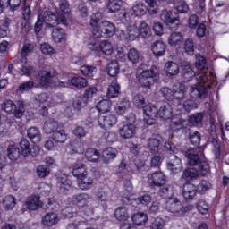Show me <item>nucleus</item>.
Segmentation results:
<instances>
[{
	"label": "nucleus",
	"mask_w": 229,
	"mask_h": 229,
	"mask_svg": "<svg viewBox=\"0 0 229 229\" xmlns=\"http://www.w3.org/2000/svg\"><path fill=\"white\" fill-rule=\"evenodd\" d=\"M127 58L131 64L139 63V51L135 48H131L127 54Z\"/></svg>",
	"instance_id": "nucleus-63"
},
{
	"label": "nucleus",
	"mask_w": 229,
	"mask_h": 229,
	"mask_svg": "<svg viewBox=\"0 0 229 229\" xmlns=\"http://www.w3.org/2000/svg\"><path fill=\"white\" fill-rule=\"evenodd\" d=\"M34 78L38 81V83H36L38 89L40 87L42 89H47L53 83V74H51L50 71L40 70L38 73L34 74Z\"/></svg>",
	"instance_id": "nucleus-12"
},
{
	"label": "nucleus",
	"mask_w": 229,
	"mask_h": 229,
	"mask_svg": "<svg viewBox=\"0 0 229 229\" xmlns=\"http://www.w3.org/2000/svg\"><path fill=\"white\" fill-rule=\"evenodd\" d=\"M195 67L197 72V84L191 88V97L192 99H205L208 95V89L214 85H217L216 73L209 72L207 68V58L201 54L195 55Z\"/></svg>",
	"instance_id": "nucleus-1"
},
{
	"label": "nucleus",
	"mask_w": 229,
	"mask_h": 229,
	"mask_svg": "<svg viewBox=\"0 0 229 229\" xmlns=\"http://www.w3.org/2000/svg\"><path fill=\"white\" fill-rule=\"evenodd\" d=\"M79 189L81 191H89V189H92V185H94V179L88 175H84L77 179Z\"/></svg>",
	"instance_id": "nucleus-32"
},
{
	"label": "nucleus",
	"mask_w": 229,
	"mask_h": 229,
	"mask_svg": "<svg viewBox=\"0 0 229 229\" xmlns=\"http://www.w3.org/2000/svg\"><path fill=\"white\" fill-rule=\"evenodd\" d=\"M107 74L114 78V80L117 78V74H119V62L114 60L107 64Z\"/></svg>",
	"instance_id": "nucleus-50"
},
{
	"label": "nucleus",
	"mask_w": 229,
	"mask_h": 229,
	"mask_svg": "<svg viewBox=\"0 0 229 229\" xmlns=\"http://www.w3.org/2000/svg\"><path fill=\"white\" fill-rule=\"evenodd\" d=\"M114 217L117 221H128L130 219V213H128V208L125 207H120L114 211Z\"/></svg>",
	"instance_id": "nucleus-48"
},
{
	"label": "nucleus",
	"mask_w": 229,
	"mask_h": 229,
	"mask_svg": "<svg viewBox=\"0 0 229 229\" xmlns=\"http://www.w3.org/2000/svg\"><path fill=\"white\" fill-rule=\"evenodd\" d=\"M57 186L63 194H67L70 189H72V181L69 179L67 174H57Z\"/></svg>",
	"instance_id": "nucleus-18"
},
{
	"label": "nucleus",
	"mask_w": 229,
	"mask_h": 229,
	"mask_svg": "<svg viewBox=\"0 0 229 229\" xmlns=\"http://www.w3.org/2000/svg\"><path fill=\"white\" fill-rule=\"evenodd\" d=\"M148 148L151 153H157L160 148V140L157 138H150L148 140Z\"/></svg>",
	"instance_id": "nucleus-60"
},
{
	"label": "nucleus",
	"mask_w": 229,
	"mask_h": 229,
	"mask_svg": "<svg viewBox=\"0 0 229 229\" xmlns=\"http://www.w3.org/2000/svg\"><path fill=\"white\" fill-rule=\"evenodd\" d=\"M70 203L74 207H78L79 216L85 217V216H92L94 208H96V201L92 195L87 192L76 193L70 199Z\"/></svg>",
	"instance_id": "nucleus-3"
},
{
	"label": "nucleus",
	"mask_w": 229,
	"mask_h": 229,
	"mask_svg": "<svg viewBox=\"0 0 229 229\" xmlns=\"http://www.w3.org/2000/svg\"><path fill=\"white\" fill-rule=\"evenodd\" d=\"M31 89H38V85L33 81H27L18 87V92H29Z\"/></svg>",
	"instance_id": "nucleus-55"
},
{
	"label": "nucleus",
	"mask_w": 229,
	"mask_h": 229,
	"mask_svg": "<svg viewBox=\"0 0 229 229\" xmlns=\"http://www.w3.org/2000/svg\"><path fill=\"white\" fill-rule=\"evenodd\" d=\"M69 85L74 87V89H85L89 85V80L82 76H74L68 81Z\"/></svg>",
	"instance_id": "nucleus-30"
},
{
	"label": "nucleus",
	"mask_w": 229,
	"mask_h": 229,
	"mask_svg": "<svg viewBox=\"0 0 229 229\" xmlns=\"http://www.w3.org/2000/svg\"><path fill=\"white\" fill-rule=\"evenodd\" d=\"M160 92L166 101L181 103L182 99L185 98L187 91L185 90V85L182 82H178L173 86V89L168 87H163L161 88Z\"/></svg>",
	"instance_id": "nucleus-6"
},
{
	"label": "nucleus",
	"mask_w": 229,
	"mask_h": 229,
	"mask_svg": "<svg viewBox=\"0 0 229 229\" xmlns=\"http://www.w3.org/2000/svg\"><path fill=\"white\" fill-rule=\"evenodd\" d=\"M7 157L12 162H15L21 157V148L17 145H9L7 148Z\"/></svg>",
	"instance_id": "nucleus-41"
},
{
	"label": "nucleus",
	"mask_w": 229,
	"mask_h": 229,
	"mask_svg": "<svg viewBox=\"0 0 229 229\" xmlns=\"http://www.w3.org/2000/svg\"><path fill=\"white\" fill-rule=\"evenodd\" d=\"M102 15L101 13H96L92 14L90 26L92 27L91 33L95 38H101V22Z\"/></svg>",
	"instance_id": "nucleus-20"
},
{
	"label": "nucleus",
	"mask_w": 229,
	"mask_h": 229,
	"mask_svg": "<svg viewBox=\"0 0 229 229\" xmlns=\"http://www.w3.org/2000/svg\"><path fill=\"white\" fill-rule=\"evenodd\" d=\"M52 140L55 144H64L67 140V133H65L64 130H56L52 133Z\"/></svg>",
	"instance_id": "nucleus-47"
},
{
	"label": "nucleus",
	"mask_w": 229,
	"mask_h": 229,
	"mask_svg": "<svg viewBox=\"0 0 229 229\" xmlns=\"http://www.w3.org/2000/svg\"><path fill=\"white\" fill-rule=\"evenodd\" d=\"M67 34H65V30L62 28H55L52 30V38L55 42L60 44V42H65V38Z\"/></svg>",
	"instance_id": "nucleus-43"
},
{
	"label": "nucleus",
	"mask_w": 229,
	"mask_h": 229,
	"mask_svg": "<svg viewBox=\"0 0 229 229\" xmlns=\"http://www.w3.org/2000/svg\"><path fill=\"white\" fill-rule=\"evenodd\" d=\"M132 223L136 226H142L143 225H146L148 223V215L146 213H135L132 216Z\"/></svg>",
	"instance_id": "nucleus-49"
},
{
	"label": "nucleus",
	"mask_w": 229,
	"mask_h": 229,
	"mask_svg": "<svg viewBox=\"0 0 229 229\" xmlns=\"http://www.w3.org/2000/svg\"><path fill=\"white\" fill-rule=\"evenodd\" d=\"M44 226H55L58 224V215L56 213H47L42 218Z\"/></svg>",
	"instance_id": "nucleus-39"
},
{
	"label": "nucleus",
	"mask_w": 229,
	"mask_h": 229,
	"mask_svg": "<svg viewBox=\"0 0 229 229\" xmlns=\"http://www.w3.org/2000/svg\"><path fill=\"white\" fill-rule=\"evenodd\" d=\"M80 71L83 76L93 79L94 74L98 72V68L94 65L84 64L81 66Z\"/></svg>",
	"instance_id": "nucleus-51"
},
{
	"label": "nucleus",
	"mask_w": 229,
	"mask_h": 229,
	"mask_svg": "<svg viewBox=\"0 0 229 229\" xmlns=\"http://www.w3.org/2000/svg\"><path fill=\"white\" fill-rule=\"evenodd\" d=\"M198 73L192 70V66L189 63H182V72L181 78L183 83H189V81H192V80H196Z\"/></svg>",
	"instance_id": "nucleus-17"
},
{
	"label": "nucleus",
	"mask_w": 229,
	"mask_h": 229,
	"mask_svg": "<svg viewBox=\"0 0 229 229\" xmlns=\"http://www.w3.org/2000/svg\"><path fill=\"white\" fill-rule=\"evenodd\" d=\"M60 128V123H58V121L55 120L54 118H48L47 120L45 121L44 125H43V131L47 135H51L56 130Z\"/></svg>",
	"instance_id": "nucleus-26"
},
{
	"label": "nucleus",
	"mask_w": 229,
	"mask_h": 229,
	"mask_svg": "<svg viewBox=\"0 0 229 229\" xmlns=\"http://www.w3.org/2000/svg\"><path fill=\"white\" fill-rule=\"evenodd\" d=\"M199 176L198 170L195 168H187L183 171L182 179L185 180L186 183H191L192 180H196Z\"/></svg>",
	"instance_id": "nucleus-35"
},
{
	"label": "nucleus",
	"mask_w": 229,
	"mask_h": 229,
	"mask_svg": "<svg viewBox=\"0 0 229 229\" xmlns=\"http://www.w3.org/2000/svg\"><path fill=\"white\" fill-rule=\"evenodd\" d=\"M148 180L154 187H162L165 185V174L161 171L148 174Z\"/></svg>",
	"instance_id": "nucleus-22"
},
{
	"label": "nucleus",
	"mask_w": 229,
	"mask_h": 229,
	"mask_svg": "<svg viewBox=\"0 0 229 229\" xmlns=\"http://www.w3.org/2000/svg\"><path fill=\"white\" fill-rule=\"evenodd\" d=\"M165 225V221H164V219H162L160 217H157L151 222L149 228L150 229H162V228H164Z\"/></svg>",
	"instance_id": "nucleus-64"
},
{
	"label": "nucleus",
	"mask_w": 229,
	"mask_h": 229,
	"mask_svg": "<svg viewBox=\"0 0 229 229\" xmlns=\"http://www.w3.org/2000/svg\"><path fill=\"white\" fill-rule=\"evenodd\" d=\"M2 108H4L6 114L13 115L16 119H21L26 112V107L22 100H17L16 104L10 99H6L2 104Z\"/></svg>",
	"instance_id": "nucleus-8"
},
{
	"label": "nucleus",
	"mask_w": 229,
	"mask_h": 229,
	"mask_svg": "<svg viewBox=\"0 0 229 229\" xmlns=\"http://www.w3.org/2000/svg\"><path fill=\"white\" fill-rule=\"evenodd\" d=\"M183 99L181 102H177V105L182 106L184 108L185 112H192V110H196L198 108V103H196L193 99Z\"/></svg>",
	"instance_id": "nucleus-46"
},
{
	"label": "nucleus",
	"mask_w": 229,
	"mask_h": 229,
	"mask_svg": "<svg viewBox=\"0 0 229 229\" xmlns=\"http://www.w3.org/2000/svg\"><path fill=\"white\" fill-rule=\"evenodd\" d=\"M204 149L199 147L193 152L187 153L188 163L191 165H198L199 176H208L211 173L210 164L205 160Z\"/></svg>",
	"instance_id": "nucleus-4"
},
{
	"label": "nucleus",
	"mask_w": 229,
	"mask_h": 229,
	"mask_svg": "<svg viewBox=\"0 0 229 229\" xmlns=\"http://www.w3.org/2000/svg\"><path fill=\"white\" fill-rule=\"evenodd\" d=\"M203 117H205V114L203 113H195L188 117L187 123L188 125L191 126H198L203 123Z\"/></svg>",
	"instance_id": "nucleus-45"
},
{
	"label": "nucleus",
	"mask_w": 229,
	"mask_h": 229,
	"mask_svg": "<svg viewBox=\"0 0 229 229\" xmlns=\"http://www.w3.org/2000/svg\"><path fill=\"white\" fill-rule=\"evenodd\" d=\"M189 126V122L183 119L180 114H174L170 118L169 131L172 133H178L180 130H185Z\"/></svg>",
	"instance_id": "nucleus-11"
},
{
	"label": "nucleus",
	"mask_w": 229,
	"mask_h": 229,
	"mask_svg": "<svg viewBox=\"0 0 229 229\" xmlns=\"http://www.w3.org/2000/svg\"><path fill=\"white\" fill-rule=\"evenodd\" d=\"M182 42H183V35H182V32H173L168 38L170 46H180Z\"/></svg>",
	"instance_id": "nucleus-54"
},
{
	"label": "nucleus",
	"mask_w": 229,
	"mask_h": 229,
	"mask_svg": "<svg viewBox=\"0 0 229 229\" xmlns=\"http://www.w3.org/2000/svg\"><path fill=\"white\" fill-rule=\"evenodd\" d=\"M166 46L162 41H156L152 46L153 55L156 56H164L165 55Z\"/></svg>",
	"instance_id": "nucleus-44"
},
{
	"label": "nucleus",
	"mask_w": 229,
	"mask_h": 229,
	"mask_svg": "<svg viewBox=\"0 0 229 229\" xmlns=\"http://www.w3.org/2000/svg\"><path fill=\"white\" fill-rule=\"evenodd\" d=\"M20 148L21 149V155L23 157H28L31 155V148H30V141L27 139L21 140Z\"/></svg>",
	"instance_id": "nucleus-59"
},
{
	"label": "nucleus",
	"mask_w": 229,
	"mask_h": 229,
	"mask_svg": "<svg viewBox=\"0 0 229 229\" xmlns=\"http://www.w3.org/2000/svg\"><path fill=\"white\" fill-rule=\"evenodd\" d=\"M157 75L158 69L156 66L148 69V65L140 64L136 71V78L143 89H151V86L155 83V78Z\"/></svg>",
	"instance_id": "nucleus-5"
},
{
	"label": "nucleus",
	"mask_w": 229,
	"mask_h": 229,
	"mask_svg": "<svg viewBox=\"0 0 229 229\" xmlns=\"http://www.w3.org/2000/svg\"><path fill=\"white\" fill-rule=\"evenodd\" d=\"M173 106L171 104H165L157 110V117L163 121H167L173 118Z\"/></svg>",
	"instance_id": "nucleus-28"
},
{
	"label": "nucleus",
	"mask_w": 229,
	"mask_h": 229,
	"mask_svg": "<svg viewBox=\"0 0 229 229\" xmlns=\"http://www.w3.org/2000/svg\"><path fill=\"white\" fill-rule=\"evenodd\" d=\"M95 199L102 205V208H108V199H110V191L106 186L98 188L95 192Z\"/></svg>",
	"instance_id": "nucleus-15"
},
{
	"label": "nucleus",
	"mask_w": 229,
	"mask_h": 229,
	"mask_svg": "<svg viewBox=\"0 0 229 229\" xmlns=\"http://www.w3.org/2000/svg\"><path fill=\"white\" fill-rule=\"evenodd\" d=\"M198 194V188L191 182H186L182 187V196L186 201H192Z\"/></svg>",
	"instance_id": "nucleus-24"
},
{
	"label": "nucleus",
	"mask_w": 229,
	"mask_h": 229,
	"mask_svg": "<svg viewBox=\"0 0 229 229\" xmlns=\"http://www.w3.org/2000/svg\"><path fill=\"white\" fill-rule=\"evenodd\" d=\"M23 207H25L27 210L35 211L38 210V208H42V207H44V203L40 201V196L30 195L27 198Z\"/></svg>",
	"instance_id": "nucleus-19"
},
{
	"label": "nucleus",
	"mask_w": 229,
	"mask_h": 229,
	"mask_svg": "<svg viewBox=\"0 0 229 229\" xmlns=\"http://www.w3.org/2000/svg\"><path fill=\"white\" fill-rule=\"evenodd\" d=\"M133 105L136 108H144L146 106V98L142 94L139 93L133 98Z\"/></svg>",
	"instance_id": "nucleus-61"
},
{
	"label": "nucleus",
	"mask_w": 229,
	"mask_h": 229,
	"mask_svg": "<svg viewBox=\"0 0 229 229\" xmlns=\"http://www.w3.org/2000/svg\"><path fill=\"white\" fill-rule=\"evenodd\" d=\"M81 211H74L71 207H66L62 210V216L66 219H72V217H81L80 216Z\"/></svg>",
	"instance_id": "nucleus-56"
},
{
	"label": "nucleus",
	"mask_w": 229,
	"mask_h": 229,
	"mask_svg": "<svg viewBox=\"0 0 229 229\" xmlns=\"http://www.w3.org/2000/svg\"><path fill=\"white\" fill-rule=\"evenodd\" d=\"M165 208L175 217H183L187 212L192 210V206H183L180 199L170 197L165 201Z\"/></svg>",
	"instance_id": "nucleus-7"
},
{
	"label": "nucleus",
	"mask_w": 229,
	"mask_h": 229,
	"mask_svg": "<svg viewBox=\"0 0 229 229\" xmlns=\"http://www.w3.org/2000/svg\"><path fill=\"white\" fill-rule=\"evenodd\" d=\"M40 14L45 21V24L48 28H56V26H58V16L53 13V12L47 11L41 13Z\"/></svg>",
	"instance_id": "nucleus-25"
},
{
	"label": "nucleus",
	"mask_w": 229,
	"mask_h": 229,
	"mask_svg": "<svg viewBox=\"0 0 229 229\" xmlns=\"http://www.w3.org/2000/svg\"><path fill=\"white\" fill-rule=\"evenodd\" d=\"M148 4V7L142 3L138 2L132 7V12L135 17H142L146 15L147 12L150 15H155L158 12V4H157V0H145Z\"/></svg>",
	"instance_id": "nucleus-9"
},
{
	"label": "nucleus",
	"mask_w": 229,
	"mask_h": 229,
	"mask_svg": "<svg viewBox=\"0 0 229 229\" xmlns=\"http://www.w3.org/2000/svg\"><path fill=\"white\" fill-rule=\"evenodd\" d=\"M131 108V102L128 98H122L115 107V111L118 115H123V114H126L127 110Z\"/></svg>",
	"instance_id": "nucleus-37"
},
{
	"label": "nucleus",
	"mask_w": 229,
	"mask_h": 229,
	"mask_svg": "<svg viewBox=\"0 0 229 229\" xmlns=\"http://www.w3.org/2000/svg\"><path fill=\"white\" fill-rule=\"evenodd\" d=\"M131 17H133V14H131L130 17V13L128 12L123 13V18L127 21V29L126 31H117L119 40L123 42H133V40H137L139 37H142V38H149V37H151V27L145 21H142L139 28H137V25L131 21Z\"/></svg>",
	"instance_id": "nucleus-2"
},
{
	"label": "nucleus",
	"mask_w": 229,
	"mask_h": 229,
	"mask_svg": "<svg viewBox=\"0 0 229 229\" xmlns=\"http://www.w3.org/2000/svg\"><path fill=\"white\" fill-rule=\"evenodd\" d=\"M17 199L13 195H7L4 198L2 205L5 210H13Z\"/></svg>",
	"instance_id": "nucleus-52"
},
{
	"label": "nucleus",
	"mask_w": 229,
	"mask_h": 229,
	"mask_svg": "<svg viewBox=\"0 0 229 229\" xmlns=\"http://www.w3.org/2000/svg\"><path fill=\"white\" fill-rule=\"evenodd\" d=\"M72 174L73 176H75V178H77V180L87 176L89 174V172L87 171V166L85 165V164L80 163L74 165L72 169Z\"/></svg>",
	"instance_id": "nucleus-36"
},
{
	"label": "nucleus",
	"mask_w": 229,
	"mask_h": 229,
	"mask_svg": "<svg viewBox=\"0 0 229 229\" xmlns=\"http://www.w3.org/2000/svg\"><path fill=\"white\" fill-rule=\"evenodd\" d=\"M51 173V169L46 165H40L37 168V174L39 178H46V176H49Z\"/></svg>",
	"instance_id": "nucleus-62"
},
{
	"label": "nucleus",
	"mask_w": 229,
	"mask_h": 229,
	"mask_svg": "<svg viewBox=\"0 0 229 229\" xmlns=\"http://www.w3.org/2000/svg\"><path fill=\"white\" fill-rule=\"evenodd\" d=\"M160 19L167 26H173V24L178 26V22H180V14L174 11L164 9L160 14Z\"/></svg>",
	"instance_id": "nucleus-14"
},
{
	"label": "nucleus",
	"mask_w": 229,
	"mask_h": 229,
	"mask_svg": "<svg viewBox=\"0 0 229 229\" xmlns=\"http://www.w3.org/2000/svg\"><path fill=\"white\" fill-rule=\"evenodd\" d=\"M167 165H168V169L174 174H178V173H181V171L183 169V165L182 164V159L174 154L170 155Z\"/></svg>",
	"instance_id": "nucleus-21"
},
{
	"label": "nucleus",
	"mask_w": 229,
	"mask_h": 229,
	"mask_svg": "<svg viewBox=\"0 0 229 229\" xmlns=\"http://www.w3.org/2000/svg\"><path fill=\"white\" fill-rule=\"evenodd\" d=\"M101 33H104L106 37L110 38L115 35V25L108 21H104L100 24V37Z\"/></svg>",
	"instance_id": "nucleus-27"
},
{
	"label": "nucleus",
	"mask_w": 229,
	"mask_h": 229,
	"mask_svg": "<svg viewBox=\"0 0 229 229\" xmlns=\"http://www.w3.org/2000/svg\"><path fill=\"white\" fill-rule=\"evenodd\" d=\"M117 157V149L108 147L102 152V160L104 164H108Z\"/></svg>",
	"instance_id": "nucleus-34"
},
{
	"label": "nucleus",
	"mask_w": 229,
	"mask_h": 229,
	"mask_svg": "<svg viewBox=\"0 0 229 229\" xmlns=\"http://www.w3.org/2000/svg\"><path fill=\"white\" fill-rule=\"evenodd\" d=\"M135 131H137V127L130 122L123 123V127L119 129L120 136L123 139H131L135 135Z\"/></svg>",
	"instance_id": "nucleus-23"
},
{
	"label": "nucleus",
	"mask_w": 229,
	"mask_h": 229,
	"mask_svg": "<svg viewBox=\"0 0 229 229\" xmlns=\"http://www.w3.org/2000/svg\"><path fill=\"white\" fill-rule=\"evenodd\" d=\"M96 108L99 114H106L112 109V101L102 99L96 105Z\"/></svg>",
	"instance_id": "nucleus-42"
},
{
	"label": "nucleus",
	"mask_w": 229,
	"mask_h": 229,
	"mask_svg": "<svg viewBox=\"0 0 229 229\" xmlns=\"http://www.w3.org/2000/svg\"><path fill=\"white\" fill-rule=\"evenodd\" d=\"M168 4H174V8L178 13H187L189 12V4L185 0H168Z\"/></svg>",
	"instance_id": "nucleus-33"
},
{
	"label": "nucleus",
	"mask_w": 229,
	"mask_h": 229,
	"mask_svg": "<svg viewBox=\"0 0 229 229\" xmlns=\"http://www.w3.org/2000/svg\"><path fill=\"white\" fill-rule=\"evenodd\" d=\"M98 123L102 130H110V128H114L117 124V116L114 114L99 115Z\"/></svg>",
	"instance_id": "nucleus-16"
},
{
	"label": "nucleus",
	"mask_w": 229,
	"mask_h": 229,
	"mask_svg": "<svg viewBox=\"0 0 229 229\" xmlns=\"http://www.w3.org/2000/svg\"><path fill=\"white\" fill-rule=\"evenodd\" d=\"M119 94H121V85L117 82V78H114L107 89L106 96L108 99H114V98H117Z\"/></svg>",
	"instance_id": "nucleus-29"
},
{
	"label": "nucleus",
	"mask_w": 229,
	"mask_h": 229,
	"mask_svg": "<svg viewBox=\"0 0 229 229\" xmlns=\"http://www.w3.org/2000/svg\"><path fill=\"white\" fill-rule=\"evenodd\" d=\"M165 72L168 78H173V76H177L180 73V66L178 64L169 61L165 64Z\"/></svg>",
	"instance_id": "nucleus-31"
},
{
	"label": "nucleus",
	"mask_w": 229,
	"mask_h": 229,
	"mask_svg": "<svg viewBox=\"0 0 229 229\" xmlns=\"http://www.w3.org/2000/svg\"><path fill=\"white\" fill-rule=\"evenodd\" d=\"M88 49H90V51L95 53L98 56L101 55L110 56L114 53V47H112V44L108 41L89 43Z\"/></svg>",
	"instance_id": "nucleus-10"
},
{
	"label": "nucleus",
	"mask_w": 229,
	"mask_h": 229,
	"mask_svg": "<svg viewBox=\"0 0 229 229\" xmlns=\"http://www.w3.org/2000/svg\"><path fill=\"white\" fill-rule=\"evenodd\" d=\"M10 19L5 18L4 20H0V38H4L8 35L7 30L10 28Z\"/></svg>",
	"instance_id": "nucleus-57"
},
{
	"label": "nucleus",
	"mask_w": 229,
	"mask_h": 229,
	"mask_svg": "<svg viewBox=\"0 0 229 229\" xmlns=\"http://www.w3.org/2000/svg\"><path fill=\"white\" fill-rule=\"evenodd\" d=\"M85 157L88 162L98 163L101 158V153H99V150L90 148L86 150Z\"/></svg>",
	"instance_id": "nucleus-38"
},
{
	"label": "nucleus",
	"mask_w": 229,
	"mask_h": 229,
	"mask_svg": "<svg viewBox=\"0 0 229 229\" xmlns=\"http://www.w3.org/2000/svg\"><path fill=\"white\" fill-rule=\"evenodd\" d=\"M197 192L199 194H205L207 191L212 189V183L207 180H202L196 186Z\"/></svg>",
	"instance_id": "nucleus-58"
},
{
	"label": "nucleus",
	"mask_w": 229,
	"mask_h": 229,
	"mask_svg": "<svg viewBox=\"0 0 229 229\" xmlns=\"http://www.w3.org/2000/svg\"><path fill=\"white\" fill-rule=\"evenodd\" d=\"M143 114L145 115L144 121L148 126L155 124V119L158 117V107L157 106L148 104L143 107Z\"/></svg>",
	"instance_id": "nucleus-13"
},
{
	"label": "nucleus",
	"mask_w": 229,
	"mask_h": 229,
	"mask_svg": "<svg viewBox=\"0 0 229 229\" xmlns=\"http://www.w3.org/2000/svg\"><path fill=\"white\" fill-rule=\"evenodd\" d=\"M123 0H108L106 7L110 13H115L121 10Z\"/></svg>",
	"instance_id": "nucleus-53"
},
{
	"label": "nucleus",
	"mask_w": 229,
	"mask_h": 229,
	"mask_svg": "<svg viewBox=\"0 0 229 229\" xmlns=\"http://www.w3.org/2000/svg\"><path fill=\"white\" fill-rule=\"evenodd\" d=\"M27 137L33 144H38L41 140L40 131L37 127H30L27 131Z\"/></svg>",
	"instance_id": "nucleus-40"
}]
</instances>
